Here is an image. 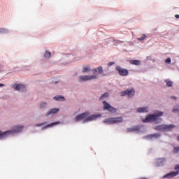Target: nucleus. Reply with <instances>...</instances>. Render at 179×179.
Here are the masks:
<instances>
[{"mask_svg": "<svg viewBox=\"0 0 179 179\" xmlns=\"http://www.w3.org/2000/svg\"><path fill=\"white\" fill-rule=\"evenodd\" d=\"M42 125H44V123H41V124H36V127H42Z\"/></svg>", "mask_w": 179, "mask_h": 179, "instance_id": "obj_34", "label": "nucleus"}, {"mask_svg": "<svg viewBox=\"0 0 179 179\" xmlns=\"http://www.w3.org/2000/svg\"><path fill=\"white\" fill-rule=\"evenodd\" d=\"M173 128H176L174 124H161L156 126L154 129L155 131H160L161 132H166V131H171Z\"/></svg>", "mask_w": 179, "mask_h": 179, "instance_id": "obj_4", "label": "nucleus"}, {"mask_svg": "<svg viewBox=\"0 0 179 179\" xmlns=\"http://www.w3.org/2000/svg\"><path fill=\"white\" fill-rule=\"evenodd\" d=\"M120 96H127V90L120 92Z\"/></svg>", "mask_w": 179, "mask_h": 179, "instance_id": "obj_28", "label": "nucleus"}, {"mask_svg": "<svg viewBox=\"0 0 179 179\" xmlns=\"http://www.w3.org/2000/svg\"><path fill=\"white\" fill-rule=\"evenodd\" d=\"M89 115V112L81 113L76 117L74 121L75 122H79V121H83V122H89V121H93V120H96V118H97V115Z\"/></svg>", "mask_w": 179, "mask_h": 179, "instance_id": "obj_1", "label": "nucleus"}, {"mask_svg": "<svg viewBox=\"0 0 179 179\" xmlns=\"http://www.w3.org/2000/svg\"><path fill=\"white\" fill-rule=\"evenodd\" d=\"M127 132H134L133 128L132 127L127 128Z\"/></svg>", "mask_w": 179, "mask_h": 179, "instance_id": "obj_30", "label": "nucleus"}, {"mask_svg": "<svg viewBox=\"0 0 179 179\" xmlns=\"http://www.w3.org/2000/svg\"><path fill=\"white\" fill-rule=\"evenodd\" d=\"M92 69H90V66H86L83 68V73H86V72H90Z\"/></svg>", "mask_w": 179, "mask_h": 179, "instance_id": "obj_16", "label": "nucleus"}, {"mask_svg": "<svg viewBox=\"0 0 179 179\" xmlns=\"http://www.w3.org/2000/svg\"><path fill=\"white\" fill-rule=\"evenodd\" d=\"M97 70H98V73L101 74V73H103V66H99L98 68H97Z\"/></svg>", "mask_w": 179, "mask_h": 179, "instance_id": "obj_23", "label": "nucleus"}, {"mask_svg": "<svg viewBox=\"0 0 179 179\" xmlns=\"http://www.w3.org/2000/svg\"><path fill=\"white\" fill-rule=\"evenodd\" d=\"M159 162H162L163 161V159H158Z\"/></svg>", "mask_w": 179, "mask_h": 179, "instance_id": "obj_39", "label": "nucleus"}, {"mask_svg": "<svg viewBox=\"0 0 179 179\" xmlns=\"http://www.w3.org/2000/svg\"><path fill=\"white\" fill-rule=\"evenodd\" d=\"M58 111H59V108H53L52 110H50L47 114H46V117H48V115H51V114H57V113H58Z\"/></svg>", "mask_w": 179, "mask_h": 179, "instance_id": "obj_13", "label": "nucleus"}, {"mask_svg": "<svg viewBox=\"0 0 179 179\" xmlns=\"http://www.w3.org/2000/svg\"><path fill=\"white\" fill-rule=\"evenodd\" d=\"M165 83H166V86L168 87H171L173 86V81L169 80H165Z\"/></svg>", "mask_w": 179, "mask_h": 179, "instance_id": "obj_20", "label": "nucleus"}, {"mask_svg": "<svg viewBox=\"0 0 179 179\" xmlns=\"http://www.w3.org/2000/svg\"><path fill=\"white\" fill-rule=\"evenodd\" d=\"M173 113H179V106L176 105L173 109Z\"/></svg>", "mask_w": 179, "mask_h": 179, "instance_id": "obj_22", "label": "nucleus"}, {"mask_svg": "<svg viewBox=\"0 0 179 179\" xmlns=\"http://www.w3.org/2000/svg\"><path fill=\"white\" fill-rule=\"evenodd\" d=\"M115 71L118 72L120 76H128V75H129V71H128L127 69L121 67L120 66H117L115 67Z\"/></svg>", "mask_w": 179, "mask_h": 179, "instance_id": "obj_7", "label": "nucleus"}, {"mask_svg": "<svg viewBox=\"0 0 179 179\" xmlns=\"http://www.w3.org/2000/svg\"><path fill=\"white\" fill-rule=\"evenodd\" d=\"M177 152H179V147L175 148Z\"/></svg>", "mask_w": 179, "mask_h": 179, "instance_id": "obj_37", "label": "nucleus"}, {"mask_svg": "<svg viewBox=\"0 0 179 179\" xmlns=\"http://www.w3.org/2000/svg\"><path fill=\"white\" fill-rule=\"evenodd\" d=\"M45 107H47V103L45 102H42L40 104V108H45Z\"/></svg>", "mask_w": 179, "mask_h": 179, "instance_id": "obj_25", "label": "nucleus"}, {"mask_svg": "<svg viewBox=\"0 0 179 179\" xmlns=\"http://www.w3.org/2000/svg\"><path fill=\"white\" fill-rule=\"evenodd\" d=\"M54 99L57 101H65V98L63 96H56Z\"/></svg>", "mask_w": 179, "mask_h": 179, "instance_id": "obj_15", "label": "nucleus"}, {"mask_svg": "<svg viewBox=\"0 0 179 179\" xmlns=\"http://www.w3.org/2000/svg\"><path fill=\"white\" fill-rule=\"evenodd\" d=\"M148 37V36L143 34L141 35V36L140 38H138L137 40L140 41H143V40H145V38H146Z\"/></svg>", "mask_w": 179, "mask_h": 179, "instance_id": "obj_21", "label": "nucleus"}, {"mask_svg": "<svg viewBox=\"0 0 179 179\" xmlns=\"http://www.w3.org/2000/svg\"><path fill=\"white\" fill-rule=\"evenodd\" d=\"M58 124H59V122L51 123V124L45 126V127H43V129H45L47 128H51V127H54V125H58Z\"/></svg>", "mask_w": 179, "mask_h": 179, "instance_id": "obj_18", "label": "nucleus"}, {"mask_svg": "<svg viewBox=\"0 0 179 179\" xmlns=\"http://www.w3.org/2000/svg\"><path fill=\"white\" fill-rule=\"evenodd\" d=\"M175 17H176V19H179V15L178 14L175 15Z\"/></svg>", "mask_w": 179, "mask_h": 179, "instance_id": "obj_35", "label": "nucleus"}, {"mask_svg": "<svg viewBox=\"0 0 179 179\" xmlns=\"http://www.w3.org/2000/svg\"><path fill=\"white\" fill-rule=\"evenodd\" d=\"M99 76L96 74L90 75V76H80L78 78L79 82H87L89 80H95L96 79H98Z\"/></svg>", "mask_w": 179, "mask_h": 179, "instance_id": "obj_6", "label": "nucleus"}, {"mask_svg": "<svg viewBox=\"0 0 179 179\" xmlns=\"http://www.w3.org/2000/svg\"><path fill=\"white\" fill-rule=\"evenodd\" d=\"M114 62H109L108 64V66H111L112 65H114Z\"/></svg>", "mask_w": 179, "mask_h": 179, "instance_id": "obj_32", "label": "nucleus"}, {"mask_svg": "<svg viewBox=\"0 0 179 179\" xmlns=\"http://www.w3.org/2000/svg\"><path fill=\"white\" fill-rule=\"evenodd\" d=\"M109 94L108 92H105L103 95H101L99 97V100H104V99H107V97H108Z\"/></svg>", "mask_w": 179, "mask_h": 179, "instance_id": "obj_19", "label": "nucleus"}, {"mask_svg": "<svg viewBox=\"0 0 179 179\" xmlns=\"http://www.w3.org/2000/svg\"><path fill=\"white\" fill-rule=\"evenodd\" d=\"M0 33H8V29L0 28Z\"/></svg>", "mask_w": 179, "mask_h": 179, "instance_id": "obj_26", "label": "nucleus"}, {"mask_svg": "<svg viewBox=\"0 0 179 179\" xmlns=\"http://www.w3.org/2000/svg\"><path fill=\"white\" fill-rule=\"evenodd\" d=\"M45 58H50L51 57V52L46 51L44 55Z\"/></svg>", "mask_w": 179, "mask_h": 179, "instance_id": "obj_24", "label": "nucleus"}, {"mask_svg": "<svg viewBox=\"0 0 179 179\" xmlns=\"http://www.w3.org/2000/svg\"><path fill=\"white\" fill-rule=\"evenodd\" d=\"M165 62H166V64H171V58L168 57V58L166 59Z\"/></svg>", "mask_w": 179, "mask_h": 179, "instance_id": "obj_29", "label": "nucleus"}, {"mask_svg": "<svg viewBox=\"0 0 179 179\" xmlns=\"http://www.w3.org/2000/svg\"><path fill=\"white\" fill-rule=\"evenodd\" d=\"M177 174H179V171H172L171 173H169L167 174H166L164 177L165 178H171L173 177H176V176H177Z\"/></svg>", "mask_w": 179, "mask_h": 179, "instance_id": "obj_9", "label": "nucleus"}, {"mask_svg": "<svg viewBox=\"0 0 179 179\" xmlns=\"http://www.w3.org/2000/svg\"><path fill=\"white\" fill-rule=\"evenodd\" d=\"M163 116V112H158L155 115H148V117L143 120V122H150L157 121V120H162L159 117Z\"/></svg>", "mask_w": 179, "mask_h": 179, "instance_id": "obj_5", "label": "nucleus"}, {"mask_svg": "<svg viewBox=\"0 0 179 179\" xmlns=\"http://www.w3.org/2000/svg\"><path fill=\"white\" fill-rule=\"evenodd\" d=\"M171 99H174V100H177V98L176 96H171Z\"/></svg>", "mask_w": 179, "mask_h": 179, "instance_id": "obj_36", "label": "nucleus"}, {"mask_svg": "<svg viewBox=\"0 0 179 179\" xmlns=\"http://www.w3.org/2000/svg\"><path fill=\"white\" fill-rule=\"evenodd\" d=\"M160 136H162V134H159V133H155L153 134H150L148 136V138H149L150 139H153V138H155L156 139L160 138Z\"/></svg>", "mask_w": 179, "mask_h": 179, "instance_id": "obj_14", "label": "nucleus"}, {"mask_svg": "<svg viewBox=\"0 0 179 179\" xmlns=\"http://www.w3.org/2000/svg\"><path fill=\"white\" fill-rule=\"evenodd\" d=\"M129 63L131 65H136V66H138V65L141 64V61H139V60H130Z\"/></svg>", "mask_w": 179, "mask_h": 179, "instance_id": "obj_17", "label": "nucleus"}, {"mask_svg": "<svg viewBox=\"0 0 179 179\" xmlns=\"http://www.w3.org/2000/svg\"><path fill=\"white\" fill-rule=\"evenodd\" d=\"M175 170H179V164L176 165Z\"/></svg>", "mask_w": 179, "mask_h": 179, "instance_id": "obj_33", "label": "nucleus"}, {"mask_svg": "<svg viewBox=\"0 0 179 179\" xmlns=\"http://www.w3.org/2000/svg\"><path fill=\"white\" fill-rule=\"evenodd\" d=\"M2 86H5L4 84H0V87H2Z\"/></svg>", "mask_w": 179, "mask_h": 179, "instance_id": "obj_38", "label": "nucleus"}, {"mask_svg": "<svg viewBox=\"0 0 179 179\" xmlns=\"http://www.w3.org/2000/svg\"><path fill=\"white\" fill-rule=\"evenodd\" d=\"M122 121H124V118L122 117H118L106 118L103 122V124H107V125H113V124H118V122H122Z\"/></svg>", "mask_w": 179, "mask_h": 179, "instance_id": "obj_3", "label": "nucleus"}, {"mask_svg": "<svg viewBox=\"0 0 179 179\" xmlns=\"http://www.w3.org/2000/svg\"><path fill=\"white\" fill-rule=\"evenodd\" d=\"M22 129H23V126H21V127L15 126L14 129L12 131L9 130L5 132L0 131V139L6 138V136L8 135H10V134H16L17 132H21Z\"/></svg>", "mask_w": 179, "mask_h": 179, "instance_id": "obj_2", "label": "nucleus"}, {"mask_svg": "<svg viewBox=\"0 0 179 179\" xmlns=\"http://www.w3.org/2000/svg\"><path fill=\"white\" fill-rule=\"evenodd\" d=\"M24 87H25L22 84H15L13 89H15V90H23Z\"/></svg>", "mask_w": 179, "mask_h": 179, "instance_id": "obj_10", "label": "nucleus"}, {"mask_svg": "<svg viewBox=\"0 0 179 179\" xmlns=\"http://www.w3.org/2000/svg\"><path fill=\"white\" fill-rule=\"evenodd\" d=\"M103 110H107L108 111H109V113H117V109L110 105V103H108L107 101H103Z\"/></svg>", "mask_w": 179, "mask_h": 179, "instance_id": "obj_8", "label": "nucleus"}, {"mask_svg": "<svg viewBox=\"0 0 179 179\" xmlns=\"http://www.w3.org/2000/svg\"><path fill=\"white\" fill-rule=\"evenodd\" d=\"M133 128V132H135L136 131H139V127L138 126H134Z\"/></svg>", "mask_w": 179, "mask_h": 179, "instance_id": "obj_27", "label": "nucleus"}, {"mask_svg": "<svg viewBox=\"0 0 179 179\" xmlns=\"http://www.w3.org/2000/svg\"><path fill=\"white\" fill-rule=\"evenodd\" d=\"M92 73H96V72H97V69H92Z\"/></svg>", "mask_w": 179, "mask_h": 179, "instance_id": "obj_31", "label": "nucleus"}, {"mask_svg": "<svg viewBox=\"0 0 179 179\" xmlns=\"http://www.w3.org/2000/svg\"><path fill=\"white\" fill-rule=\"evenodd\" d=\"M135 94V89L131 88L130 90H127V95L128 97H134Z\"/></svg>", "mask_w": 179, "mask_h": 179, "instance_id": "obj_11", "label": "nucleus"}, {"mask_svg": "<svg viewBox=\"0 0 179 179\" xmlns=\"http://www.w3.org/2000/svg\"><path fill=\"white\" fill-rule=\"evenodd\" d=\"M137 113H149V108L148 106L138 108Z\"/></svg>", "mask_w": 179, "mask_h": 179, "instance_id": "obj_12", "label": "nucleus"}]
</instances>
